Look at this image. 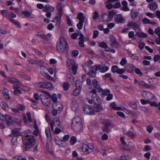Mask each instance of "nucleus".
I'll return each mask as SVG.
<instances>
[{
    "label": "nucleus",
    "instance_id": "60",
    "mask_svg": "<svg viewBox=\"0 0 160 160\" xmlns=\"http://www.w3.org/2000/svg\"><path fill=\"white\" fill-rule=\"evenodd\" d=\"M118 69V67L117 66L115 65L112 67L111 70L113 72H117Z\"/></svg>",
    "mask_w": 160,
    "mask_h": 160
},
{
    "label": "nucleus",
    "instance_id": "37",
    "mask_svg": "<svg viewBox=\"0 0 160 160\" xmlns=\"http://www.w3.org/2000/svg\"><path fill=\"white\" fill-rule=\"evenodd\" d=\"M77 18L79 20V22H84L85 17L82 12H81L78 14Z\"/></svg>",
    "mask_w": 160,
    "mask_h": 160
},
{
    "label": "nucleus",
    "instance_id": "45",
    "mask_svg": "<svg viewBox=\"0 0 160 160\" xmlns=\"http://www.w3.org/2000/svg\"><path fill=\"white\" fill-rule=\"evenodd\" d=\"M22 13L26 17H30L32 14L31 12H30L28 10L23 11L22 12Z\"/></svg>",
    "mask_w": 160,
    "mask_h": 160
},
{
    "label": "nucleus",
    "instance_id": "3",
    "mask_svg": "<svg viewBox=\"0 0 160 160\" xmlns=\"http://www.w3.org/2000/svg\"><path fill=\"white\" fill-rule=\"evenodd\" d=\"M68 46L66 38L61 37L57 42L56 48L57 51L60 53H66L68 50Z\"/></svg>",
    "mask_w": 160,
    "mask_h": 160
},
{
    "label": "nucleus",
    "instance_id": "33",
    "mask_svg": "<svg viewBox=\"0 0 160 160\" xmlns=\"http://www.w3.org/2000/svg\"><path fill=\"white\" fill-rule=\"evenodd\" d=\"M54 8L50 6H45L43 9L44 12H48V11H50L51 12H52L54 11Z\"/></svg>",
    "mask_w": 160,
    "mask_h": 160
},
{
    "label": "nucleus",
    "instance_id": "52",
    "mask_svg": "<svg viewBox=\"0 0 160 160\" xmlns=\"http://www.w3.org/2000/svg\"><path fill=\"white\" fill-rule=\"evenodd\" d=\"M92 18L93 19H96L99 18V13L96 11H95L93 12Z\"/></svg>",
    "mask_w": 160,
    "mask_h": 160
},
{
    "label": "nucleus",
    "instance_id": "63",
    "mask_svg": "<svg viewBox=\"0 0 160 160\" xmlns=\"http://www.w3.org/2000/svg\"><path fill=\"white\" fill-rule=\"evenodd\" d=\"M145 45V44L144 42H140L138 44V47L140 49H142L143 48Z\"/></svg>",
    "mask_w": 160,
    "mask_h": 160
},
{
    "label": "nucleus",
    "instance_id": "41",
    "mask_svg": "<svg viewBox=\"0 0 160 160\" xmlns=\"http://www.w3.org/2000/svg\"><path fill=\"white\" fill-rule=\"evenodd\" d=\"M77 142V139L75 137L72 136L71 137L69 141L70 144L71 145H74Z\"/></svg>",
    "mask_w": 160,
    "mask_h": 160
},
{
    "label": "nucleus",
    "instance_id": "61",
    "mask_svg": "<svg viewBox=\"0 0 160 160\" xmlns=\"http://www.w3.org/2000/svg\"><path fill=\"white\" fill-rule=\"evenodd\" d=\"M142 22L144 24H149L150 23V20L147 18H145L142 19Z\"/></svg>",
    "mask_w": 160,
    "mask_h": 160
},
{
    "label": "nucleus",
    "instance_id": "5",
    "mask_svg": "<svg viewBox=\"0 0 160 160\" xmlns=\"http://www.w3.org/2000/svg\"><path fill=\"white\" fill-rule=\"evenodd\" d=\"M92 83L94 86V88L97 90L99 92H102L103 95L107 96L110 93V91L108 89H103L100 88V85L98 84V83L97 80L93 79L92 80Z\"/></svg>",
    "mask_w": 160,
    "mask_h": 160
},
{
    "label": "nucleus",
    "instance_id": "36",
    "mask_svg": "<svg viewBox=\"0 0 160 160\" xmlns=\"http://www.w3.org/2000/svg\"><path fill=\"white\" fill-rule=\"evenodd\" d=\"M1 12L3 16L8 19L9 21L10 20V19L12 18H10V17L9 14L7 11L6 10H2L1 11Z\"/></svg>",
    "mask_w": 160,
    "mask_h": 160
},
{
    "label": "nucleus",
    "instance_id": "39",
    "mask_svg": "<svg viewBox=\"0 0 160 160\" xmlns=\"http://www.w3.org/2000/svg\"><path fill=\"white\" fill-rule=\"evenodd\" d=\"M18 87L17 86H13V88L15 90L13 91V93L15 95L21 94L22 93V92L18 89Z\"/></svg>",
    "mask_w": 160,
    "mask_h": 160
},
{
    "label": "nucleus",
    "instance_id": "38",
    "mask_svg": "<svg viewBox=\"0 0 160 160\" xmlns=\"http://www.w3.org/2000/svg\"><path fill=\"white\" fill-rule=\"evenodd\" d=\"M10 21L12 22L18 28H21V26L20 23L18 21L15 20L13 18L10 19Z\"/></svg>",
    "mask_w": 160,
    "mask_h": 160
},
{
    "label": "nucleus",
    "instance_id": "28",
    "mask_svg": "<svg viewBox=\"0 0 160 160\" xmlns=\"http://www.w3.org/2000/svg\"><path fill=\"white\" fill-rule=\"evenodd\" d=\"M4 121H5L7 122L8 125H11L12 123L11 117L9 115H6L5 116Z\"/></svg>",
    "mask_w": 160,
    "mask_h": 160
},
{
    "label": "nucleus",
    "instance_id": "47",
    "mask_svg": "<svg viewBox=\"0 0 160 160\" xmlns=\"http://www.w3.org/2000/svg\"><path fill=\"white\" fill-rule=\"evenodd\" d=\"M2 108L5 110H7L8 109V107L7 103L5 102H2L1 104Z\"/></svg>",
    "mask_w": 160,
    "mask_h": 160
},
{
    "label": "nucleus",
    "instance_id": "51",
    "mask_svg": "<svg viewBox=\"0 0 160 160\" xmlns=\"http://www.w3.org/2000/svg\"><path fill=\"white\" fill-rule=\"evenodd\" d=\"M128 37L132 38V40H134L135 38L134 37V32L133 31H130L128 34Z\"/></svg>",
    "mask_w": 160,
    "mask_h": 160
},
{
    "label": "nucleus",
    "instance_id": "11",
    "mask_svg": "<svg viewBox=\"0 0 160 160\" xmlns=\"http://www.w3.org/2000/svg\"><path fill=\"white\" fill-rule=\"evenodd\" d=\"M50 124L52 130L53 131L54 128L58 127L60 124L59 118H54L53 120L50 121Z\"/></svg>",
    "mask_w": 160,
    "mask_h": 160
},
{
    "label": "nucleus",
    "instance_id": "57",
    "mask_svg": "<svg viewBox=\"0 0 160 160\" xmlns=\"http://www.w3.org/2000/svg\"><path fill=\"white\" fill-rule=\"evenodd\" d=\"M99 46L101 48H108L107 44L104 42H102L99 44Z\"/></svg>",
    "mask_w": 160,
    "mask_h": 160
},
{
    "label": "nucleus",
    "instance_id": "26",
    "mask_svg": "<svg viewBox=\"0 0 160 160\" xmlns=\"http://www.w3.org/2000/svg\"><path fill=\"white\" fill-rule=\"evenodd\" d=\"M149 7L151 10L154 11L157 8L158 5L156 2H152L149 4Z\"/></svg>",
    "mask_w": 160,
    "mask_h": 160
},
{
    "label": "nucleus",
    "instance_id": "56",
    "mask_svg": "<svg viewBox=\"0 0 160 160\" xmlns=\"http://www.w3.org/2000/svg\"><path fill=\"white\" fill-rule=\"evenodd\" d=\"M126 135L131 138H133L135 137L134 133L131 131H128L126 133Z\"/></svg>",
    "mask_w": 160,
    "mask_h": 160
},
{
    "label": "nucleus",
    "instance_id": "34",
    "mask_svg": "<svg viewBox=\"0 0 160 160\" xmlns=\"http://www.w3.org/2000/svg\"><path fill=\"white\" fill-rule=\"evenodd\" d=\"M18 88L21 89L24 91H28L30 89L29 87L23 86V84L21 82H20L19 84L18 85Z\"/></svg>",
    "mask_w": 160,
    "mask_h": 160
},
{
    "label": "nucleus",
    "instance_id": "59",
    "mask_svg": "<svg viewBox=\"0 0 160 160\" xmlns=\"http://www.w3.org/2000/svg\"><path fill=\"white\" fill-rule=\"evenodd\" d=\"M83 22H79L77 24V27L79 29L81 30L82 28Z\"/></svg>",
    "mask_w": 160,
    "mask_h": 160
},
{
    "label": "nucleus",
    "instance_id": "19",
    "mask_svg": "<svg viewBox=\"0 0 160 160\" xmlns=\"http://www.w3.org/2000/svg\"><path fill=\"white\" fill-rule=\"evenodd\" d=\"M7 80L12 84L16 85L15 86H18L21 82L14 78H10L9 77H7Z\"/></svg>",
    "mask_w": 160,
    "mask_h": 160
},
{
    "label": "nucleus",
    "instance_id": "25",
    "mask_svg": "<svg viewBox=\"0 0 160 160\" xmlns=\"http://www.w3.org/2000/svg\"><path fill=\"white\" fill-rule=\"evenodd\" d=\"M2 93L3 97L6 99H8L10 98V96L9 94L8 90L6 88H4Z\"/></svg>",
    "mask_w": 160,
    "mask_h": 160
},
{
    "label": "nucleus",
    "instance_id": "23",
    "mask_svg": "<svg viewBox=\"0 0 160 160\" xmlns=\"http://www.w3.org/2000/svg\"><path fill=\"white\" fill-rule=\"evenodd\" d=\"M108 62H106L104 65L101 68L100 70V72L102 73H104L108 71L109 69V67L108 66Z\"/></svg>",
    "mask_w": 160,
    "mask_h": 160
},
{
    "label": "nucleus",
    "instance_id": "30",
    "mask_svg": "<svg viewBox=\"0 0 160 160\" xmlns=\"http://www.w3.org/2000/svg\"><path fill=\"white\" fill-rule=\"evenodd\" d=\"M139 15V13L136 11H131V16L132 19L133 20L136 19Z\"/></svg>",
    "mask_w": 160,
    "mask_h": 160
},
{
    "label": "nucleus",
    "instance_id": "27",
    "mask_svg": "<svg viewBox=\"0 0 160 160\" xmlns=\"http://www.w3.org/2000/svg\"><path fill=\"white\" fill-rule=\"evenodd\" d=\"M101 17L103 22H109L110 21L108 15L106 13H103Z\"/></svg>",
    "mask_w": 160,
    "mask_h": 160
},
{
    "label": "nucleus",
    "instance_id": "42",
    "mask_svg": "<svg viewBox=\"0 0 160 160\" xmlns=\"http://www.w3.org/2000/svg\"><path fill=\"white\" fill-rule=\"evenodd\" d=\"M37 36L43 39L47 40L48 39L47 36L44 33H43L38 32L37 34Z\"/></svg>",
    "mask_w": 160,
    "mask_h": 160
},
{
    "label": "nucleus",
    "instance_id": "32",
    "mask_svg": "<svg viewBox=\"0 0 160 160\" xmlns=\"http://www.w3.org/2000/svg\"><path fill=\"white\" fill-rule=\"evenodd\" d=\"M82 67L85 71V72L88 74L90 72V65L87 63H85L82 65Z\"/></svg>",
    "mask_w": 160,
    "mask_h": 160
},
{
    "label": "nucleus",
    "instance_id": "53",
    "mask_svg": "<svg viewBox=\"0 0 160 160\" xmlns=\"http://www.w3.org/2000/svg\"><path fill=\"white\" fill-rule=\"evenodd\" d=\"M111 2H108V1L107 2H105V4H106V7L108 9H111L112 7V3H111Z\"/></svg>",
    "mask_w": 160,
    "mask_h": 160
},
{
    "label": "nucleus",
    "instance_id": "15",
    "mask_svg": "<svg viewBox=\"0 0 160 160\" xmlns=\"http://www.w3.org/2000/svg\"><path fill=\"white\" fill-rule=\"evenodd\" d=\"M127 26L129 28H132L136 32L138 31L139 26L134 22H129L127 24Z\"/></svg>",
    "mask_w": 160,
    "mask_h": 160
},
{
    "label": "nucleus",
    "instance_id": "44",
    "mask_svg": "<svg viewBox=\"0 0 160 160\" xmlns=\"http://www.w3.org/2000/svg\"><path fill=\"white\" fill-rule=\"evenodd\" d=\"M136 34L138 37L145 38L147 37V34L143 32H139L137 31L136 32Z\"/></svg>",
    "mask_w": 160,
    "mask_h": 160
},
{
    "label": "nucleus",
    "instance_id": "22",
    "mask_svg": "<svg viewBox=\"0 0 160 160\" xmlns=\"http://www.w3.org/2000/svg\"><path fill=\"white\" fill-rule=\"evenodd\" d=\"M121 3L123 7L122 8V9L124 11H129V9L128 7V2L125 0L122 1Z\"/></svg>",
    "mask_w": 160,
    "mask_h": 160
},
{
    "label": "nucleus",
    "instance_id": "46",
    "mask_svg": "<svg viewBox=\"0 0 160 160\" xmlns=\"http://www.w3.org/2000/svg\"><path fill=\"white\" fill-rule=\"evenodd\" d=\"M57 9L60 12H62L63 8V5L62 2L58 3L57 6Z\"/></svg>",
    "mask_w": 160,
    "mask_h": 160
},
{
    "label": "nucleus",
    "instance_id": "35",
    "mask_svg": "<svg viewBox=\"0 0 160 160\" xmlns=\"http://www.w3.org/2000/svg\"><path fill=\"white\" fill-rule=\"evenodd\" d=\"M94 110V112H99L102 109V108L101 104L98 103L95 104V105L94 107V108H93Z\"/></svg>",
    "mask_w": 160,
    "mask_h": 160
},
{
    "label": "nucleus",
    "instance_id": "7",
    "mask_svg": "<svg viewBox=\"0 0 160 160\" xmlns=\"http://www.w3.org/2000/svg\"><path fill=\"white\" fill-rule=\"evenodd\" d=\"M67 65L70 69H71L73 74L76 75L78 67V64L72 59H68L67 61Z\"/></svg>",
    "mask_w": 160,
    "mask_h": 160
},
{
    "label": "nucleus",
    "instance_id": "6",
    "mask_svg": "<svg viewBox=\"0 0 160 160\" xmlns=\"http://www.w3.org/2000/svg\"><path fill=\"white\" fill-rule=\"evenodd\" d=\"M94 149V145L92 143H89L88 144L83 143L81 147L82 151L87 154L92 152Z\"/></svg>",
    "mask_w": 160,
    "mask_h": 160
},
{
    "label": "nucleus",
    "instance_id": "10",
    "mask_svg": "<svg viewBox=\"0 0 160 160\" xmlns=\"http://www.w3.org/2000/svg\"><path fill=\"white\" fill-rule=\"evenodd\" d=\"M76 88L73 91V94L75 96H77L80 93L81 90L82 85L80 84V82L77 80L75 82Z\"/></svg>",
    "mask_w": 160,
    "mask_h": 160
},
{
    "label": "nucleus",
    "instance_id": "12",
    "mask_svg": "<svg viewBox=\"0 0 160 160\" xmlns=\"http://www.w3.org/2000/svg\"><path fill=\"white\" fill-rule=\"evenodd\" d=\"M83 110L85 113L89 115H93L94 114V110L90 106L85 105L83 107Z\"/></svg>",
    "mask_w": 160,
    "mask_h": 160
},
{
    "label": "nucleus",
    "instance_id": "31",
    "mask_svg": "<svg viewBox=\"0 0 160 160\" xmlns=\"http://www.w3.org/2000/svg\"><path fill=\"white\" fill-rule=\"evenodd\" d=\"M100 122V123H103L107 128L109 127L111 125L110 121L108 119L102 120Z\"/></svg>",
    "mask_w": 160,
    "mask_h": 160
},
{
    "label": "nucleus",
    "instance_id": "62",
    "mask_svg": "<svg viewBox=\"0 0 160 160\" xmlns=\"http://www.w3.org/2000/svg\"><path fill=\"white\" fill-rule=\"evenodd\" d=\"M140 101L143 105H145L150 103V101L148 100H146L143 99H141Z\"/></svg>",
    "mask_w": 160,
    "mask_h": 160
},
{
    "label": "nucleus",
    "instance_id": "54",
    "mask_svg": "<svg viewBox=\"0 0 160 160\" xmlns=\"http://www.w3.org/2000/svg\"><path fill=\"white\" fill-rule=\"evenodd\" d=\"M134 71L136 74L139 75L140 76H141L143 75V73L141 70L139 68H136V67Z\"/></svg>",
    "mask_w": 160,
    "mask_h": 160
},
{
    "label": "nucleus",
    "instance_id": "43",
    "mask_svg": "<svg viewBox=\"0 0 160 160\" xmlns=\"http://www.w3.org/2000/svg\"><path fill=\"white\" fill-rule=\"evenodd\" d=\"M46 135L48 139H50L51 138V135L50 129L49 127L46 128L45 129Z\"/></svg>",
    "mask_w": 160,
    "mask_h": 160
},
{
    "label": "nucleus",
    "instance_id": "9",
    "mask_svg": "<svg viewBox=\"0 0 160 160\" xmlns=\"http://www.w3.org/2000/svg\"><path fill=\"white\" fill-rule=\"evenodd\" d=\"M38 86L41 88L48 89H50L53 88L52 84L49 82H40L38 83Z\"/></svg>",
    "mask_w": 160,
    "mask_h": 160
},
{
    "label": "nucleus",
    "instance_id": "55",
    "mask_svg": "<svg viewBox=\"0 0 160 160\" xmlns=\"http://www.w3.org/2000/svg\"><path fill=\"white\" fill-rule=\"evenodd\" d=\"M127 63V61L126 59L125 58H123L121 59L120 62V64L122 66H123L125 64H126Z\"/></svg>",
    "mask_w": 160,
    "mask_h": 160
},
{
    "label": "nucleus",
    "instance_id": "8",
    "mask_svg": "<svg viewBox=\"0 0 160 160\" xmlns=\"http://www.w3.org/2000/svg\"><path fill=\"white\" fill-rule=\"evenodd\" d=\"M40 100L42 104L45 107H49L50 106L51 100L46 96L43 94L40 95Z\"/></svg>",
    "mask_w": 160,
    "mask_h": 160
},
{
    "label": "nucleus",
    "instance_id": "14",
    "mask_svg": "<svg viewBox=\"0 0 160 160\" xmlns=\"http://www.w3.org/2000/svg\"><path fill=\"white\" fill-rule=\"evenodd\" d=\"M142 95L145 99L149 101L152 100L154 97L152 94L145 91L143 92Z\"/></svg>",
    "mask_w": 160,
    "mask_h": 160
},
{
    "label": "nucleus",
    "instance_id": "16",
    "mask_svg": "<svg viewBox=\"0 0 160 160\" xmlns=\"http://www.w3.org/2000/svg\"><path fill=\"white\" fill-rule=\"evenodd\" d=\"M126 70L129 73H133L134 70L136 68V67L134 65L132 64H127L125 67Z\"/></svg>",
    "mask_w": 160,
    "mask_h": 160
},
{
    "label": "nucleus",
    "instance_id": "50",
    "mask_svg": "<svg viewBox=\"0 0 160 160\" xmlns=\"http://www.w3.org/2000/svg\"><path fill=\"white\" fill-rule=\"evenodd\" d=\"M62 87L65 91H67L69 89L70 85L68 82H65L62 85Z\"/></svg>",
    "mask_w": 160,
    "mask_h": 160
},
{
    "label": "nucleus",
    "instance_id": "20",
    "mask_svg": "<svg viewBox=\"0 0 160 160\" xmlns=\"http://www.w3.org/2000/svg\"><path fill=\"white\" fill-rule=\"evenodd\" d=\"M54 141L55 143L60 147L63 146L62 140L57 135H55L54 137Z\"/></svg>",
    "mask_w": 160,
    "mask_h": 160
},
{
    "label": "nucleus",
    "instance_id": "2",
    "mask_svg": "<svg viewBox=\"0 0 160 160\" xmlns=\"http://www.w3.org/2000/svg\"><path fill=\"white\" fill-rule=\"evenodd\" d=\"M90 89L91 90L87 94V101L91 104H92L93 102L95 104H98L100 102V100L97 94V89L94 88L93 85L90 87Z\"/></svg>",
    "mask_w": 160,
    "mask_h": 160
},
{
    "label": "nucleus",
    "instance_id": "4",
    "mask_svg": "<svg viewBox=\"0 0 160 160\" xmlns=\"http://www.w3.org/2000/svg\"><path fill=\"white\" fill-rule=\"evenodd\" d=\"M82 126V120L79 116L75 117L72 120V127L75 130L80 129Z\"/></svg>",
    "mask_w": 160,
    "mask_h": 160
},
{
    "label": "nucleus",
    "instance_id": "1",
    "mask_svg": "<svg viewBox=\"0 0 160 160\" xmlns=\"http://www.w3.org/2000/svg\"><path fill=\"white\" fill-rule=\"evenodd\" d=\"M35 142L36 140L34 138L32 132L30 130H27L26 138L23 142V149L25 151L28 150L34 146Z\"/></svg>",
    "mask_w": 160,
    "mask_h": 160
},
{
    "label": "nucleus",
    "instance_id": "49",
    "mask_svg": "<svg viewBox=\"0 0 160 160\" xmlns=\"http://www.w3.org/2000/svg\"><path fill=\"white\" fill-rule=\"evenodd\" d=\"M116 14V12L115 11H112L108 12V15L110 20L111 19L113 18L114 16Z\"/></svg>",
    "mask_w": 160,
    "mask_h": 160
},
{
    "label": "nucleus",
    "instance_id": "21",
    "mask_svg": "<svg viewBox=\"0 0 160 160\" xmlns=\"http://www.w3.org/2000/svg\"><path fill=\"white\" fill-rule=\"evenodd\" d=\"M139 86L141 88H151V86L145 82H144L141 81L138 82Z\"/></svg>",
    "mask_w": 160,
    "mask_h": 160
},
{
    "label": "nucleus",
    "instance_id": "48",
    "mask_svg": "<svg viewBox=\"0 0 160 160\" xmlns=\"http://www.w3.org/2000/svg\"><path fill=\"white\" fill-rule=\"evenodd\" d=\"M131 159V157L129 155H122L120 157V160H130Z\"/></svg>",
    "mask_w": 160,
    "mask_h": 160
},
{
    "label": "nucleus",
    "instance_id": "58",
    "mask_svg": "<svg viewBox=\"0 0 160 160\" xmlns=\"http://www.w3.org/2000/svg\"><path fill=\"white\" fill-rule=\"evenodd\" d=\"M148 132L149 133H151L152 130L153 129V127L151 125H148L147 126L146 128Z\"/></svg>",
    "mask_w": 160,
    "mask_h": 160
},
{
    "label": "nucleus",
    "instance_id": "17",
    "mask_svg": "<svg viewBox=\"0 0 160 160\" xmlns=\"http://www.w3.org/2000/svg\"><path fill=\"white\" fill-rule=\"evenodd\" d=\"M115 21L118 23H123L125 22V19L121 14H118L114 18Z\"/></svg>",
    "mask_w": 160,
    "mask_h": 160
},
{
    "label": "nucleus",
    "instance_id": "24",
    "mask_svg": "<svg viewBox=\"0 0 160 160\" xmlns=\"http://www.w3.org/2000/svg\"><path fill=\"white\" fill-rule=\"evenodd\" d=\"M20 141V139H19L17 137L13 136L11 141L12 145L13 146L17 145Z\"/></svg>",
    "mask_w": 160,
    "mask_h": 160
},
{
    "label": "nucleus",
    "instance_id": "18",
    "mask_svg": "<svg viewBox=\"0 0 160 160\" xmlns=\"http://www.w3.org/2000/svg\"><path fill=\"white\" fill-rule=\"evenodd\" d=\"M53 109L59 110L62 109L63 108V106L61 102H54L52 105Z\"/></svg>",
    "mask_w": 160,
    "mask_h": 160
},
{
    "label": "nucleus",
    "instance_id": "13",
    "mask_svg": "<svg viewBox=\"0 0 160 160\" xmlns=\"http://www.w3.org/2000/svg\"><path fill=\"white\" fill-rule=\"evenodd\" d=\"M110 42L112 48H116L119 47L120 46L119 43L117 42L116 39L113 36L110 37Z\"/></svg>",
    "mask_w": 160,
    "mask_h": 160
},
{
    "label": "nucleus",
    "instance_id": "64",
    "mask_svg": "<svg viewBox=\"0 0 160 160\" xmlns=\"http://www.w3.org/2000/svg\"><path fill=\"white\" fill-rule=\"evenodd\" d=\"M22 156H16L13 157L12 160H21Z\"/></svg>",
    "mask_w": 160,
    "mask_h": 160
},
{
    "label": "nucleus",
    "instance_id": "29",
    "mask_svg": "<svg viewBox=\"0 0 160 160\" xmlns=\"http://www.w3.org/2000/svg\"><path fill=\"white\" fill-rule=\"evenodd\" d=\"M20 129L19 128H16L12 130V133L13 134V136L17 137L18 136H20L21 135V133L20 132Z\"/></svg>",
    "mask_w": 160,
    "mask_h": 160
},
{
    "label": "nucleus",
    "instance_id": "40",
    "mask_svg": "<svg viewBox=\"0 0 160 160\" xmlns=\"http://www.w3.org/2000/svg\"><path fill=\"white\" fill-rule=\"evenodd\" d=\"M110 106L112 107V108L116 110H122V108L119 107H117V105L115 103V102H113L110 104Z\"/></svg>",
    "mask_w": 160,
    "mask_h": 160
}]
</instances>
